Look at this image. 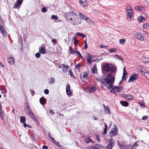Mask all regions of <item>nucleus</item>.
<instances>
[{"instance_id": "obj_1", "label": "nucleus", "mask_w": 149, "mask_h": 149, "mask_svg": "<svg viewBox=\"0 0 149 149\" xmlns=\"http://www.w3.org/2000/svg\"><path fill=\"white\" fill-rule=\"evenodd\" d=\"M65 16L67 20H70L72 22L73 25H78L81 22V19L79 17L78 15L72 12L66 13Z\"/></svg>"}, {"instance_id": "obj_2", "label": "nucleus", "mask_w": 149, "mask_h": 149, "mask_svg": "<svg viewBox=\"0 0 149 149\" xmlns=\"http://www.w3.org/2000/svg\"><path fill=\"white\" fill-rule=\"evenodd\" d=\"M115 80V77L110 73H108L105 78L104 86L108 90L113 89Z\"/></svg>"}, {"instance_id": "obj_3", "label": "nucleus", "mask_w": 149, "mask_h": 149, "mask_svg": "<svg viewBox=\"0 0 149 149\" xmlns=\"http://www.w3.org/2000/svg\"><path fill=\"white\" fill-rule=\"evenodd\" d=\"M102 69L106 72L113 73L115 70V67L113 64L109 63H106L104 65Z\"/></svg>"}, {"instance_id": "obj_4", "label": "nucleus", "mask_w": 149, "mask_h": 149, "mask_svg": "<svg viewBox=\"0 0 149 149\" xmlns=\"http://www.w3.org/2000/svg\"><path fill=\"white\" fill-rule=\"evenodd\" d=\"M25 109L27 114L31 118H32L35 122H36L38 121L37 118L35 116L32 110L30 109L29 104L27 105L26 108H25Z\"/></svg>"}, {"instance_id": "obj_5", "label": "nucleus", "mask_w": 149, "mask_h": 149, "mask_svg": "<svg viewBox=\"0 0 149 149\" xmlns=\"http://www.w3.org/2000/svg\"><path fill=\"white\" fill-rule=\"evenodd\" d=\"M113 89L111 88L109 90L110 91V92L112 93H114L116 95H117L116 92H120L123 90V87H118L113 86L112 87Z\"/></svg>"}, {"instance_id": "obj_6", "label": "nucleus", "mask_w": 149, "mask_h": 149, "mask_svg": "<svg viewBox=\"0 0 149 149\" xmlns=\"http://www.w3.org/2000/svg\"><path fill=\"white\" fill-rule=\"evenodd\" d=\"M118 144L120 149H130L132 147L130 145H125V143L123 142L119 143L118 141Z\"/></svg>"}, {"instance_id": "obj_7", "label": "nucleus", "mask_w": 149, "mask_h": 149, "mask_svg": "<svg viewBox=\"0 0 149 149\" xmlns=\"http://www.w3.org/2000/svg\"><path fill=\"white\" fill-rule=\"evenodd\" d=\"M114 145V140L112 138H110L108 144L106 147V149H112Z\"/></svg>"}, {"instance_id": "obj_8", "label": "nucleus", "mask_w": 149, "mask_h": 149, "mask_svg": "<svg viewBox=\"0 0 149 149\" xmlns=\"http://www.w3.org/2000/svg\"><path fill=\"white\" fill-rule=\"evenodd\" d=\"M118 133V130L116 128V126L114 127V128L111 130V132L109 133V135L110 136H113L117 135Z\"/></svg>"}, {"instance_id": "obj_9", "label": "nucleus", "mask_w": 149, "mask_h": 149, "mask_svg": "<svg viewBox=\"0 0 149 149\" xmlns=\"http://www.w3.org/2000/svg\"><path fill=\"white\" fill-rule=\"evenodd\" d=\"M86 56H87V63L88 65L91 64L93 61H95L93 59L92 60V56L89 53H87Z\"/></svg>"}, {"instance_id": "obj_10", "label": "nucleus", "mask_w": 149, "mask_h": 149, "mask_svg": "<svg viewBox=\"0 0 149 149\" xmlns=\"http://www.w3.org/2000/svg\"><path fill=\"white\" fill-rule=\"evenodd\" d=\"M139 76L137 74H133L130 76L128 82H132L134 80H136L138 78Z\"/></svg>"}, {"instance_id": "obj_11", "label": "nucleus", "mask_w": 149, "mask_h": 149, "mask_svg": "<svg viewBox=\"0 0 149 149\" xmlns=\"http://www.w3.org/2000/svg\"><path fill=\"white\" fill-rule=\"evenodd\" d=\"M135 37L141 41H143L144 40V37L143 34H142L139 33H137L135 35Z\"/></svg>"}, {"instance_id": "obj_12", "label": "nucleus", "mask_w": 149, "mask_h": 149, "mask_svg": "<svg viewBox=\"0 0 149 149\" xmlns=\"http://www.w3.org/2000/svg\"><path fill=\"white\" fill-rule=\"evenodd\" d=\"M23 1V0H17L16 3L14 4L13 8H16L20 6Z\"/></svg>"}, {"instance_id": "obj_13", "label": "nucleus", "mask_w": 149, "mask_h": 149, "mask_svg": "<svg viewBox=\"0 0 149 149\" xmlns=\"http://www.w3.org/2000/svg\"><path fill=\"white\" fill-rule=\"evenodd\" d=\"M126 9L128 13V15L129 17H131V15L133 13L132 10L130 6H128L126 8Z\"/></svg>"}, {"instance_id": "obj_14", "label": "nucleus", "mask_w": 149, "mask_h": 149, "mask_svg": "<svg viewBox=\"0 0 149 149\" xmlns=\"http://www.w3.org/2000/svg\"><path fill=\"white\" fill-rule=\"evenodd\" d=\"M62 66L63 72L64 73H67L69 69V66L63 64H62Z\"/></svg>"}, {"instance_id": "obj_15", "label": "nucleus", "mask_w": 149, "mask_h": 149, "mask_svg": "<svg viewBox=\"0 0 149 149\" xmlns=\"http://www.w3.org/2000/svg\"><path fill=\"white\" fill-rule=\"evenodd\" d=\"M0 32L3 34V35L5 36H7L6 31L5 30L3 26L0 24Z\"/></svg>"}, {"instance_id": "obj_16", "label": "nucleus", "mask_w": 149, "mask_h": 149, "mask_svg": "<svg viewBox=\"0 0 149 149\" xmlns=\"http://www.w3.org/2000/svg\"><path fill=\"white\" fill-rule=\"evenodd\" d=\"M96 80L97 81H99L100 83L102 84V85H104V81L105 78L104 77L102 76L99 78H96Z\"/></svg>"}, {"instance_id": "obj_17", "label": "nucleus", "mask_w": 149, "mask_h": 149, "mask_svg": "<svg viewBox=\"0 0 149 149\" xmlns=\"http://www.w3.org/2000/svg\"><path fill=\"white\" fill-rule=\"evenodd\" d=\"M89 0H80L79 2L80 4L82 6H85L88 4V2Z\"/></svg>"}, {"instance_id": "obj_18", "label": "nucleus", "mask_w": 149, "mask_h": 149, "mask_svg": "<svg viewBox=\"0 0 149 149\" xmlns=\"http://www.w3.org/2000/svg\"><path fill=\"white\" fill-rule=\"evenodd\" d=\"M8 63L10 65H13L15 63L14 59L12 57H10V58H8Z\"/></svg>"}, {"instance_id": "obj_19", "label": "nucleus", "mask_w": 149, "mask_h": 149, "mask_svg": "<svg viewBox=\"0 0 149 149\" xmlns=\"http://www.w3.org/2000/svg\"><path fill=\"white\" fill-rule=\"evenodd\" d=\"M88 74V73L87 72H84V74L83 75L82 77H81L82 74H81L80 78L81 79H82V78H83L84 80H86L87 79V76Z\"/></svg>"}, {"instance_id": "obj_20", "label": "nucleus", "mask_w": 149, "mask_h": 149, "mask_svg": "<svg viewBox=\"0 0 149 149\" xmlns=\"http://www.w3.org/2000/svg\"><path fill=\"white\" fill-rule=\"evenodd\" d=\"M125 97L126 100H132L133 98V97L130 94H127L125 95Z\"/></svg>"}, {"instance_id": "obj_21", "label": "nucleus", "mask_w": 149, "mask_h": 149, "mask_svg": "<svg viewBox=\"0 0 149 149\" xmlns=\"http://www.w3.org/2000/svg\"><path fill=\"white\" fill-rule=\"evenodd\" d=\"M104 113L106 114H109L110 112L109 109L108 107H105L104 104Z\"/></svg>"}, {"instance_id": "obj_22", "label": "nucleus", "mask_w": 149, "mask_h": 149, "mask_svg": "<svg viewBox=\"0 0 149 149\" xmlns=\"http://www.w3.org/2000/svg\"><path fill=\"white\" fill-rule=\"evenodd\" d=\"M45 51L46 49L44 47H41L39 50V52L41 54H44L45 53Z\"/></svg>"}, {"instance_id": "obj_23", "label": "nucleus", "mask_w": 149, "mask_h": 149, "mask_svg": "<svg viewBox=\"0 0 149 149\" xmlns=\"http://www.w3.org/2000/svg\"><path fill=\"white\" fill-rule=\"evenodd\" d=\"M120 103L124 107H127L129 105V103L128 102L123 100L121 101Z\"/></svg>"}, {"instance_id": "obj_24", "label": "nucleus", "mask_w": 149, "mask_h": 149, "mask_svg": "<svg viewBox=\"0 0 149 149\" xmlns=\"http://www.w3.org/2000/svg\"><path fill=\"white\" fill-rule=\"evenodd\" d=\"M40 102L41 104H44L45 103V99L44 97L40 98Z\"/></svg>"}, {"instance_id": "obj_25", "label": "nucleus", "mask_w": 149, "mask_h": 149, "mask_svg": "<svg viewBox=\"0 0 149 149\" xmlns=\"http://www.w3.org/2000/svg\"><path fill=\"white\" fill-rule=\"evenodd\" d=\"M143 28L149 30V24L147 23H144Z\"/></svg>"}, {"instance_id": "obj_26", "label": "nucleus", "mask_w": 149, "mask_h": 149, "mask_svg": "<svg viewBox=\"0 0 149 149\" xmlns=\"http://www.w3.org/2000/svg\"><path fill=\"white\" fill-rule=\"evenodd\" d=\"M4 116V112L3 110L0 111V118L3 120Z\"/></svg>"}, {"instance_id": "obj_27", "label": "nucleus", "mask_w": 149, "mask_h": 149, "mask_svg": "<svg viewBox=\"0 0 149 149\" xmlns=\"http://www.w3.org/2000/svg\"><path fill=\"white\" fill-rule=\"evenodd\" d=\"M68 74L70 75L71 77H73L74 79H75V77L73 74V73L72 70L71 69H70L68 71Z\"/></svg>"}, {"instance_id": "obj_28", "label": "nucleus", "mask_w": 149, "mask_h": 149, "mask_svg": "<svg viewBox=\"0 0 149 149\" xmlns=\"http://www.w3.org/2000/svg\"><path fill=\"white\" fill-rule=\"evenodd\" d=\"M85 142L87 143H89L90 142H93L92 140L89 138V137L87 138L85 140Z\"/></svg>"}, {"instance_id": "obj_29", "label": "nucleus", "mask_w": 149, "mask_h": 149, "mask_svg": "<svg viewBox=\"0 0 149 149\" xmlns=\"http://www.w3.org/2000/svg\"><path fill=\"white\" fill-rule=\"evenodd\" d=\"M20 121L21 123H24L26 121V118L24 116H21L20 117Z\"/></svg>"}, {"instance_id": "obj_30", "label": "nucleus", "mask_w": 149, "mask_h": 149, "mask_svg": "<svg viewBox=\"0 0 149 149\" xmlns=\"http://www.w3.org/2000/svg\"><path fill=\"white\" fill-rule=\"evenodd\" d=\"M79 15L81 17V18L82 19H84L85 20V19L87 17L85 15H84L83 14L79 13Z\"/></svg>"}, {"instance_id": "obj_31", "label": "nucleus", "mask_w": 149, "mask_h": 149, "mask_svg": "<svg viewBox=\"0 0 149 149\" xmlns=\"http://www.w3.org/2000/svg\"><path fill=\"white\" fill-rule=\"evenodd\" d=\"M96 90V88L95 87L93 86L89 89L90 91L92 93L95 91Z\"/></svg>"}, {"instance_id": "obj_32", "label": "nucleus", "mask_w": 149, "mask_h": 149, "mask_svg": "<svg viewBox=\"0 0 149 149\" xmlns=\"http://www.w3.org/2000/svg\"><path fill=\"white\" fill-rule=\"evenodd\" d=\"M126 40L125 39H122L120 40L119 42L122 45H124L125 42Z\"/></svg>"}, {"instance_id": "obj_33", "label": "nucleus", "mask_w": 149, "mask_h": 149, "mask_svg": "<svg viewBox=\"0 0 149 149\" xmlns=\"http://www.w3.org/2000/svg\"><path fill=\"white\" fill-rule=\"evenodd\" d=\"M146 18H145V17L142 16L140 17L139 19H138L139 21V22L141 23L142 22L143 20H145Z\"/></svg>"}, {"instance_id": "obj_34", "label": "nucleus", "mask_w": 149, "mask_h": 149, "mask_svg": "<svg viewBox=\"0 0 149 149\" xmlns=\"http://www.w3.org/2000/svg\"><path fill=\"white\" fill-rule=\"evenodd\" d=\"M55 81V79L54 78H52L49 80V83L50 84H52Z\"/></svg>"}, {"instance_id": "obj_35", "label": "nucleus", "mask_w": 149, "mask_h": 149, "mask_svg": "<svg viewBox=\"0 0 149 149\" xmlns=\"http://www.w3.org/2000/svg\"><path fill=\"white\" fill-rule=\"evenodd\" d=\"M51 18L52 19L55 20H57L58 19V17L56 15H52Z\"/></svg>"}, {"instance_id": "obj_36", "label": "nucleus", "mask_w": 149, "mask_h": 149, "mask_svg": "<svg viewBox=\"0 0 149 149\" xmlns=\"http://www.w3.org/2000/svg\"><path fill=\"white\" fill-rule=\"evenodd\" d=\"M54 143L57 147H61V146L60 145V143L58 142H57V141H56L55 142H54Z\"/></svg>"}, {"instance_id": "obj_37", "label": "nucleus", "mask_w": 149, "mask_h": 149, "mask_svg": "<svg viewBox=\"0 0 149 149\" xmlns=\"http://www.w3.org/2000/svg\"><path fill=\"white\" fill-rule=\"evenodd\" d=\"M85 20L89 24H91V21L90 20L89 18L87 17L85 18Z\"/></svg>"}, {"instance_id": "obj_38", "label": "nucleus", "mask_w": 149, "mask_h": 149, "mask_svg": "<svg viewBox=\"0 0 149 149\" xmlns=\"http://www.w3.org/2000/svg\"><path fill=\"white\" fill-rule=\"evenodd\" d=\"M96 148L95 146H90L86 148V149H95Z\"/></svg>"}, {"instance_id": "obj_39", "label": "nucleus", "mask_w": 149, "mask_h": 149, "mask_svg": "<svg viewBox=\"0 0 149 149\" xmlns=\"http://www.w3.org/2000/svg\"><path fill=\"white\" fill-rule=\"evenodd\" d=\"M40 53H37L35 54V56L37 58H39L40 57L41 55L40 54Z\"/></svg>"}, {"instance_id": "obj_40", "label": "nucleus", "mask_w": 149, "mask_h": 149, "mask_svg": "<svg viewBox=\"0 0 149 149\" xmlns=\"http://www.w3.org/2000/svg\"><path fill=\"white\" fill-rule=\"evenodd\" d=\"M134 8L136 10L141 11V9L140 7L139 6H136Z\"/></svg>"}, {"instance_id": "obj_41", "label": "nucleus", "mask_w": 149, "mask_h": 149, "mask_svg": "<svg viewBox=\"0 0 149 149\" xmlns=\"http://www.w3.org/2000/svg\"><path fill=\"white\" fill-rule=\"evenodd\" d=\"M66 93L68 95H70L71 93V92L70 90H66Z\"/></svg>"}, {"instance_id": "obj_42", "label": "nucleus", "mask_w": 149, "mask_h": 149, "mask_svg": "<svg viewBox=\"0 0 149 149\" xmlns=\"http://www.w3.org/2000/svg\"><path fill=\"white\" fill-rule=\"evenodd\" d=\"M115 56L116 57V58H118L120 60H121L122 61H123V60L121 58V56H118V55H115Z\"/></svg>"}, {"instance_id": "obj_43", "label": "nucleus", "mask_w": 149, "mask_h": 149, "mask_svg": "<svg viewBox=\"0 0 149 149\" xmlns=\"http://www.w3.org/2000/svg\"><path fill=\"white\" fill-rule=\"evenodd\" d=\"M109 51L111 52H116V49L114 48H111L109 50Z\"/></svg>"}, {"instance_id": "obj_44", "label": "nucleus", "mask_w": 149, "mask_h": 149, "mask_svg": "<svg viewBox=\"0 0 149 149\" xmlns=\"http://www.w3.org/2000/svg\"><path fill=\"white\" fill-rule=\"evenodd\" d=\"M42 11L44 13L47 12V9L45 7H44L42 8Z\"/></svg>"}, {"instance_id": "obj_45", "label": "nucleus", "mask_w": 149, "mask_h": 149, "mask_svg": "<svg viewBox=\"0 0 149 149\" xmlns=\"http://www.w3.org/2000/svg\"><path fill=\"white\" fill-rule=\"evenodd\" d=\"M76 50H70V53L73 55H74L75 54Z\"/></svg>"}, {"instance_id": "obj_46", "label": "nucleus", "mask_w": 149, "mask_h": 149, "mask_svg": "<svg viewBox=\"0 0 149 149\" xmlns=\"http://www.w3.org/2000/svg\"><path fill=\"white\" fill-rule=\"evenodd\" d=\"M127 74V72L126 71V70H125V68H123V75L124 76H125Z\"/></svg>"}, {"instance_id": "obj_47", "label": "nucleus", "mask_w": 149, "mask_h": 149, "mask_svg": "<svg viewBox=\"0 0 149 149\" xmlns=\"http://www.w3.org/2000/svg\"><path fill=\"white\" fill-rule=\"evenodd\" d=\"M44 93L45 94H48L49 93V91L47 89H45L44 90Z\"/></svg>"}, {"instance_id": "obj_48", "label": "nucleus", "mask_w": 149, "mask_h": 149, "mask_svg": "<svg viewBox=\"0 0 149 149\" xmlns=\"http://www.w3.org/2000/svg\"><path fill=\"white\" fill-rule=\"evenodd\" d=\"M70 86L69 84H68L67 85L66 88V90H70Z\"/></svg>"}, {"instance_id": "obj_49", "label": "nucleus", "mask_w": 149, "mask_h": 149, "mask_svg": "<svg viewBox=\"0 0 149 149\" xmlns=\"http://www.w3.org/2000/svg\"><path fill=\"white\" fill-rule=\"evenodd\" d=\"M137 142H136L135 143H134L132 146V148H134L135 147L137 146H138V144H137Z\"/></svg>"}, {"instance_id": "obj_50", "label": "nucleus", "mask_w": 149, "mask_h": 149, "mask_svg": "<svg viewBox=\"0 0 149 149\" xmlns=\"http://www.w3.org/2000/svg\"><path fill=\"white\" fill-rule=\"evenodd\" d=\"M97 70L96 68H93L92 69V72L93 73H95V71H96Z\"/></svg>"}, {"instance_id": "obj_51", "label": "nucleus", "mask_w": 149, "mask_h": 149, "mask_svg": "<svg viewBox=\"0 0 149 149\" xmlns=\"http://www.w3.org/2000/svg\"><path fill=\"white\" fill-rule=\"evenodd\" d=\"M79 41L77 40L76 38H75V39L74 40V45H77V43Z\"/></svg>"}, {"instance_id": "obj_52", "label": "nucleus", "mask_w": 149, "mask_h": 149, "mask_svg": "<svg viewBox=\"0 0 149 149\" xmlns=\"http://www.w3.org/2000/svg\"><path fill=\"white\" fill-rule=\"evenodd\" d=\"M75 54H76L78 56H79L81 55L80 52L78 51H76Z\"/></svg>"}, {"instance_id": "obj_53", "label": "nucleus", "mask_w": 149, "mask_h": 149, "mask_svg": "<svg viewBox=\"0 0 149 149\" xmlns=\"http://www.w3.org/2000/svg\"><path fill=\"white\" fill-rule=\"evenodd\" d=\"M52 43L56 44L57 43V41L55 39H54L52 40Z\"/></svg>"}, {"instance_id": "obj_54", "label": "nucleus", "mask_w": 149, "mask_h": 149, "mask_svg": "<svg viewBox=\"0 0 149 149\" xmlns=\"http://www.w3.org/2000/svg\"><path fill=\"white\" fill-rule=\"evenodd\" d=\"M80 64H78L76 65L75 68L76 69H79L80 68Z\"/></svg>"}, {"instance_id": "obj_55", "label": "nucleus", "mask_w": 149, "mask_h": 149, "mask_svg": "<svg viewBox=\"0 0 149 149\" xmlns=\"http://www.w3.org/2000/svg\"><path fill=\"white\" fill-rule=\"evenodd\" d=\"M107 129L106 128H104V131L103 133V134H105L107 133Z\"/></svg>"}, {"instance_id": "obj_56", "label": "nucleus", "mask_w": 149, "mask_h": 149, "mask_svg": "<svg viewBox=\"0 0 149 149\" xmlns=\"http://www.w3.org/2000/svg\"><path fill=\"white\" fill-rule=\"evenodd\" d=\"M82 33H79V32H78V33H77L76 34V35L77 36H82Z\"/></svg>"}, {"instance_id": "obj_57", "label": "nucleus", "mask_w": 149, "mask_h": 149, "mask_svg": "<svg viewBox=\"0 0 149 149\" xmlns=\"http://www.w3.org/2000/svg\"><path fill=\"white\" fill-rule=\"evenodd\" d=\"M49 112L52 115H54V111L52 109H51L50 110Z\"/></svg>"}, {"instance_id": "obj_58", "label": "nucleus", "mask_w": 149, "mask_h": 149, "mask_svg": "<svg viewBox=\"0 0 149 149\" xmlns=\"http://www.w3.org/2000/svg\"><path fill=\"white\" fill-rule=\"evenodd\" d=\"M30 91L31 92V95L32 96H33L35 93L34 91H33L32 90H30Z\"/></svg>"}, {"instance_id": "obj_59", "label": "nucleus", "mask_w": 149, "mask_h": 149, "mask_svg": "<svg viewBox=\"0 0 149 149\" xmlns=\"http://www.w3.org/2000/svg\"><path fill=\"white\" fill-rule=\"evenodd\" d=\"M148 118V117L146 116H143L142 117V119L143 120H145Z\"/></svg>"}, {"instance_id": "obj_60", "label": "nucleus", "mask_w": 149, "mask_h": 149, "mask_svg": "<svg viewBox=\"0 0 149 149\" xmlns=\"http://www.w3.org/2000/svg\"><path fill=\"white\" fill-rule=\"evenodd\" d=\"M88 47L87 45V44H85L84 47H83L84 49H86Z\"/></svg>"}, {"instance_id": "obj_61", "label": "nucleus", "mask_w": 149, "mask_h": 149, "mask_svg": "<svg viewBox=\"0 0 149 149\" xmlns=\"http://www.w3.org/2000/svg\"><path fill=\"white\" fill-rule=\"evenodd\" d=\"M42 148V149H48L47 146H43Z\"/></svg>"}, {"instance_id": "obj_62", "label": "nucleus", "mask_w": 149, "mask_h": 149, "mask_svg": "<svg viewBox=\"0 0 149 149\" xmlns=\"http://www.w3.org/2000/svg\"><path fill=\"white\" fill-rule=\"evenodd\" d=\"M50 138L51 139V140H52V141L54 143V142H55V141H55L54 139L52 137H50Z\"/></svg>"}, {"instance_id": "obj_63", "label": "nucleus", "mask_w": 149, "mask_h": 149, "mask_svg": "<svg viewBox=\"0 0 149 149\" xmlns=\"http://www.w3.org/2000/svg\"><path fill=\"white\" fill-rule=\"evenodd\" d=\"M122 79H123L124 80H125L126 79V78L125 76H124L123 75V76L122 77Z\"/></svg>"}, {"instance_id": "obj_64", "label": "nucleus", "mask_w": 149, "mask_h": 149, "mask_svg": "<svg viewBox=\"0 0 149 149\" xmlns=\"http://www.w3.org/2000/svg\"><path fill=\"white\" fill-rule=\"evenodd\" d=\"M23 125L24 127H26L27 124L26 123H24Z\"/></svg>"}]
</instances>
